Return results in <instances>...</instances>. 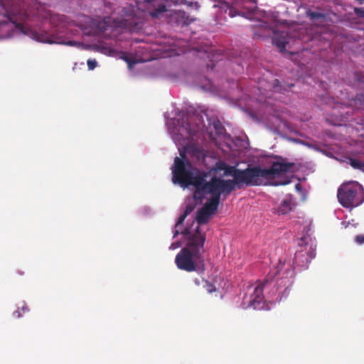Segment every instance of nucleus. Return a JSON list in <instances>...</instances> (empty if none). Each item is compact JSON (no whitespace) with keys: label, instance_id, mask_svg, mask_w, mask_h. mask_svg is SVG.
<instances>
[{"label":"nucleus","instance_id":"f257e3e1","mask_svg":"<svg viewBox=\"0 0 364 364\" xmlns=\"http://www.w3.org/2000/svg\"><path fill=\"white\" fill-rule=\"evenodd\" d=\"M293 163L274 161L269 168H264L260 166L249 165L245 169L237 168L235 166H225V176H232V179H223L220 177L211 178L212 188H219L225 196H229L236 188L243 186H261L269 184V181L282 173L289 172L293 167Z\"/></svg>","mask_w":364,"mask_h":364},{"label":"nucleus","instance_id":"f03ea898","mask_svg":"<svg viewBox=\"0 0 364 364\" xmlns=\"http://www.w3.org/2000/svg\"><path fill=\"white\" fill-rule=\"evenodd\" d=\"M187 240L186 246L183 247L176 255L175 263L176 267L188 272L197 271L204 267V259L202 256L205 241V235L200 231L198 226L194 233L188 229L182 232Z\"/></svg>","mask_w":364,"mask_h":364},{"label":"nucleus","instance_id":"7ed1b4c3","mask_svg":"<svg viewBox=\"0 0 364 364\" xmlns=\"http://www.w3.org/2000/svg\"><path fill=\"white\" fill-rule=\"evenodd\" d=\"M180 155L181 158L176 157L174 159L172 180L174 183H178L181 187L186 188L191 186L196 178L201 176L203 171L194 168L188 161L184 160L186 156L184 151H181Z\"/></svg>","mask_w":364,"mask_h":364},{"label":"nucleus","instance_id":"20e7f679","mask_svg":"<svg viewBox=\"0 0 364 364\" xmlns=\"http://www.w3.org/2000/svg\"><path fill=\"white\" fill-rule=\"evenodd\" d=\"M337 198L343 207L352 209L364 201V190L356 181L343 183L338 189Z\"/></svg>","mask_w":364,"mask_h":364},{"label":"nucleus","instance_id":"39448f33","mask_svg":"<svg viewBox=\"0 0 364 364\" xmlns=\"http://www.w3.org/2000/svg\"><path fill=\"white\" fill-rule=\"evenodd\" d=\"M274 276L268 275L263 283L259 282L257 285L250 284L247 287V293L244 296L242 301V307L257 309L262 303L264 299L263 289L264 285L272 279Z\"/></svg>","mask_w":364,"mask_h":364},{"label":"nucleus","instance_id":"423d86ee","mask_svg":"<svg viewBox=\"0 0 364 364\" xmlns=\"http://www.w3.org/2000/svg\"><path fill=\"white\" fill-rule=\"evenodd\" d=\"M208 173L205 171L201 173V176L197 177L193 181V183L191 184L195 187L196 190L193 193V198L196 200H201L204 198L205 193H215L219 189V188H212L211 179L209 181H206Z\"/></svg>","mask_w":364,"mask_h":364},{"label":"nucleus","instance_id":"0eeeda50","mask_svg":"<svg viewBox=\"0 0 364 364\" xmlns=\"http://www.w3.org/2000/svg\"><path fill=\"white\" fill-rule=\"evenodd\" d=\"M195 19L187 16L186 12L181 10L171 11L168 16V22L178 26L190 25Z\"/></svg>","mask_w":364,"mask_h":364},{"label":"nucleus","instance_id":"6e6552de","mask_svg":"<svg viewBox=\"0 0 364 364\" xmlns=\"http://www.w3.org/2000/svg\"><path fill=\"white\" fill-rule=\"evenodd\" d=\"M171 0H144L148 5L149 14L153 18H158L161 14L166 11L167 4Z\"/></svg>","mask_w":364,"mask_h":364},{"label":"nucleus","instance_id":"1a4fd4ad","mask_svg":"<svg viewBox=\"0 0 364 364\" xmlns=\"http://www.w3.org/2000/svg\"><path fill=\"white\" fill-rule=\"evenodd\" d=\"M225 196V192L219 188L216 193H212L210 198L205 203L203 208L210 214L213 215L218 210L221 195Z\"/></svg>","mask_w":364,"mask_h":364},{"label":"nucleus","instance_id":"9d476101","mask_svg":"<svg viewBox=\"0 0 364 364\" xmlns=\"http://www.w3.org/2000/svg\"><path fill=\"white\" fill-rule=\"evenodd\" d=\"M292 210V202L291 198H286L282 200L280 205L277 208V213L279 215H286Z\"/></svg>","mask_w":364,"mask_h":364},{"label":"nucleus","instance_id":"9b49d317","mask_svg":"<svg viewBox=\"0 0 364 364\" xmlns=\"http://www.w3.org/2000/svg\"><path fill=\"white\" fill-rule=\"evenodd\" d=\"M212 215L209 212L206 211L203 207L198 210L196 220L198 225L206 224Z\"/></svg>","mask_w":364,"mask_h":364},{"label":"nucleus","instance_id":"f8f14e48","mask_svg":"<svg viewBox=\"0 0 364 364\" xmlns=\"http://www.w3.org/2000/svg\"><path fill=\"white\" fill-rule=\"evenodd\" d=\"M48 43H57V44H63L68 46H80V43L75 41H63L60 38H55L52 36L47 40L43 41Z\"/></svg>","mask_w":364,"mask_h":364},{"label":"nucleus","instance_id":"ddd939ff","mask_svg":"<svg viewBox=\"0 0 364 364\" xmlns=\"http://www.w3.org/2000/svg\"><path fill=\"white\" fill-rule=\"evenodd\" d=\"M272 43L281 50H284L286 48V45L288 41L285 37L282 36L275 35L272 38Z\"/></svg>","mask_w":364,"mask_h":364},{"label":"nucleus","instance_id":"4468645a","mask_svg":"<svg viewBox=\"0 0 364 364\" xmlns=\"http://www.w3.org/2000/svg\"><path fill=\"white\" fill-rule=\"evenodd\" d=\"M293 86V84L288 85L287 86L283 87L279 80L277 79H275L272 84V91L275 92H282L283 91L288 90L289 88Z\"/></svg>","mask_w":364,"mask_h":364},{"label":"nucleus","instance_id":"2eb2a0df","mask_svg":"<svg viewBox=\"0 0 364 364\" xmlns=\"http://www.w3.org/2000/svg\"><path fill=\"white\" fill-rule=\"evenodd\" d=\"M350 161V165L355 169H358L360 171H362L364 172V162H362L361 161L350 158L349 159Z\"/></svg>","mask_w":364,"mask_h":364},{"label":"nucleus","instance_id":"dca6fc26","mask_svg":"<svg viewBox=\"0 0 364 364\" xmlns=\"http://www.w3.org/2000/svg\"><path fill=\"white\" fill-rule=\"evenodd\" d=\"M29 311L28 307L25 304H22L21 306H18L17 310L14 312V316L15 318H20L24 314Z\"/></svg>","mask_w":364,"mask_h":364},{"label":"nucleus","instance_id":"f3484780","mask_svg":"<svg viewBox=\"0 0 364 364\" xmlns=\"http://www.w3.org/2000/svg\"><path fill=\"white\" fill-rule=\"evenodd\" d=\"M306 16L309 17L311 20H314L323 18L325 15L320 12L308 10L306 11Z\"/></svg>","mask_w":364,"mask_h":364},{"label":"nucleus","instance_id":"a211bd4d","mask_svg":"<svg viewBox=\"0 0 364 364\" xmlns=\"http://www.w3.org/2000/svg\"><path fill=\"white\" fill-rule=\"evenodd\" d=\"M353 100L358 108L364 109V95H357Z\"/></svg>","mask_w":364,"mask_h":364},{"label":"nucleus","instance_id":"6ab92c4d","mask_svg":"<svg viewBox=\"0 0 364 364\" xmlns=\"http://www.w3.org/2000/svg\"><path fill=\"white\" fill-rule=\"evenodd\" d=\"M192 208L187 207L184 211V213L180 215V217L178 219L177 223H176V227L179 226L180 225L183 224V221L188 216V215L191 212Z\"/></svg>","mask_w":364,"mask_h":364},{"label":"nucleus","instance_id":"aec40b11","mask_svg":"<svg viewBox=\"0 0 364 364\" xmlns=\"http://www.w3.org/2000/svg\"><path fill=\"white\" fill-rule=\"evenodd\" d=\"M202 283L203 284V287L208 293H213L216 291L215 285L210 283L208 281L202 279Z\"/></svg>","mask_w":364,"mask_h":364},{"label":"nucleus","instance_id":"412c9836","mask_svg":"<svg viewBox=\"0 0 364 364\" xmlns=\"http://www.w3.org/2000/svg\"><path fill=\"white\" fill-rule=\"evenodd\" d=\"M87 64L89 70H93L96 68L97 63L95 60L89 59L87 61Z\"/></svg>","mask_w":364,"mask_h":364},{"label":"nucleus","instance_id":"4be33fe9","mask_svg":"<svg viewBox=\"0 0 364 364\" xmlns=\"http://www.w3.org/2000/svg\"><path fill=\"white\" fill-rule=\"evenodd\" d=\"M225 166H227V164L225 162H220L216 164V170L218 171H225Z\"/></svg>","mask_w":364,"mask_h":364},{"label":"nucleus","instance_id":"5701e85b","mask_svg":"<svg viewBox=\"0 0 364 364\" xmlns=\"http://www.w3.org/2000/svg\"><path fill=\"white\" fill-rule=\"evenodd\" d=\"M355 241L358 245L364 244V235H358L355 236Z\"/></svg>","mask_w":364,"mask_h":364},{"label":"nucleus","instance_id":"b1692460","mask_svg":"<svg viewBox=\"0 0 364 364\" xmlns=\"http://www.w3.org/2000/svg\"><path fill=\"white\" fill-rule=\"evenodd\" d=\"M124 60L127 63L129 67L131 68L134 65L136 64V61L134 60L131 59L130 58L125 56Z\"/></svg>","mask_w":364,"mask_h":364},{"label":"nucleus","instance_id":"393cba45","mask_svg":"<svg viewBox=\"0 0 364 364\" xmlns=\"http://www.w3.org/2000/svg\"><path fill=\"white\" fill-rule=\"evenodd\" d=\"M193 282H194V283H195L196 285L199 286V285L200 284V283L202 282V279H201V280H200V279H195Z\"/></svg>","mask_w":364,"mask_h":364},{"label":"nucleus","instance_id":"a878e982","mask_svg":"<svg viewBox=\"0 0 364 364\" xmlns=\"http://www.w3.org/2000/svg\"><path fill=\"white\" fill-rule=\"evenodd\" d=\"M355 75L357 77V80L358 81H360V82H363V80L361 78H360V76H359V74L358 73H355Z\"/></svg>","mask_w":364,"mask_h":364},{"label":"nucleus","instance_id":"bb28decb","mask_svg":"<svg viewBox=\"0 0 364 364\" xmlns=\"http://www.w3.org/2000/svg\"><path fill=\"white\" fill-rule=\"evenodd\" d=\"M288 182H284V183H279V184L281 185H285L287 184ZM276 185H279V183H277Z\"/></svg>","mask_w":364,"mask_h":364},{"label":"nucleus","instance_id":"cd10ccee","mask_svg":"<svg viewBox=\"0 0 364 364\" xmlns=\"http://www.w3.org/2000/svg\"><path fill=\"white\" fill-rule=\"evenodd\" d=\"M300 255H301V252H299L296 254V258H297Z\"/></svg>","mask_w":364,"mask_h":364},{"label":"nucleus","instance_id":"c85d7f7f","mask_svg":"<svg viewBox=\"0 0 364 364\" xmlns=\"http://www.w3.org/2000/svg\"><path fill=\"white\" fill-rule=\"evenodd\" d=\"M178 235V231H176L174 234V236L177 235Z\"/></svg>","mask_w":364,"mask_h":364},{"label":"nucleus","instance_id":"c756f323","mask_svg":"<svg viewBox=\"0 0 364 364\" xmlns=\"http://www.w3.org/2000/svg\"><path fill=\"white\" fill-rule=\"evenodd\" d=\"M266 97H269L267 93H264Z\"/></svg>","mask_w":364,"mask_h":364}]
</instances>
